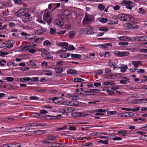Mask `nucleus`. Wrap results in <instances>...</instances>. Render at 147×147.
<instances>
[{
    "instance_id": "72a5a7b5",
    "label": "nucleus",
    "mask_w": 147,
    "mask_h": 147,
    "mask_svg": "<svg viewBox=\"0 0 147 147\" xmlns=\"http://www.w3.org/2000/svg\"><path fill=\"white\" fill-rule=\"evenodd\" d=\"M108 142L109 141L108 140L103 141L102 140H100L99 141H98V142L102 143L105 144H108Z\"/></svg>"
},
{
    "instance_id": "412c9836",
    "label": "nucleus",
    "mask_w": 147,
    "mask_h": 147,
    "mask_svg": "<svg viewBox=\"0 0 147 147\" xmlns=\"http://www.w3.org/2000/svg\"><path fill=\"white\" fill-rule=\"evenodd\" d=\"M60 98H57L56 97H53L52 99V100L55 103H59V102L58 99H60ZM59 104V103H58Z\"/></svg>"
},
{
    "instance_id": "8fccbe9b",
    "label": "nucleus",
    "mask_w": 147,
    "mask_h": 147,
    "mask_svg": "<svg viewBox=\"0 0 147 147\" xmlns=\"http://www.w3.org/2000/svg\"><path fill=\"white\" fill-rule=\"evenodd\" d=\"M36 91L38 92H39L40 93H45L46 92L47 90L45 89H39L36 90Z\"/></svg>"
},
{
    "instance_id": "13d9d810",
    "label": "nucleus",
    "mask_w": 147,
    "mask_h": 147,
    "mask_svg": "<svg viewBox=\"0 0 147 147\" xmlns=\"http://www.w3.org/2000/svg\"><path fill=\"white\" fill-rule=\"evenodd\" d=\"M36 51V50L35 49H30L28 51L29 53H32L33 54Z\"/></svg>"
},
{
    "instance_id": "774afa93",
    "label": "nucleus",
    "mask_w": 147,
    "mask_h": 147,
    "mask_svg": "<svg viewBox=\"0 0 147 147\" xmlns=\"http://www.w3.org/2000/svg\"><path fill=\"white\" fill-rule=\"evenodd\" d=\"M102 71L101 70H98L96 71V74H98V75H100L102 73Z\"/></svg>"
},
{
    "instance_id": "09e8293b",
    "label": "nucleus",
    "mask_w": 147,
    "mask_h": 147,
    "mask_svg": "<svg viewBox=\"0 0 147 147\" xmlns=\"http://www.w3.org/2000/svg\"><path fill=\"white\" fill-rule=\"evenodd\" d=\"M63 61L61 60L58 61L57 62L56 65L57 66L62 65Z\"/></svg>"
},
{
    "instance_id": "338daca9",
    "label": "nucleus",
    "mask_w": 147,
    "mask_h": 147,
    "mask_svg": "<svg viewBox=\"0 0 147 147\" xmlns=\"http://www.w3.org/2000/svg\"><path fill=\"white\" fill-rule=\"evenodd\" d=\"M114 140H121V138L119 137H115L113 138Z\"/></svg>"
},
{
    "instance_id": "f3484780",
    "label": "nucleus",
    "mask_w": 147,
    "mask_h": 147,
    "mask_svg": "<svg viewBox=\"0 0 147 147\" xmlns=\"http://www.w3.org/2000/svg\"><path fill=\"white\" fill-rule=\"evenodd\" d=\"M75 31H72L70 32L69 33V37L71 38H73L74 37V35L75 34Z\"/></svg>"
},
{
    "instance_id": "c85d7f7f",
    "label": "nucleus",
    "mask_w": 147,
    "mask_h": 147,
    "mask_svg": "<svg viewBox=\"0 0 147 147\" xmlns=\"http://www.w3.org/2000/svg\"><path fill=\"white\" fill-rule=\"evenodd\" d=\"M11 147H20V144L19 143L10 144Z\"/></svg>"
},
{
    "instance_id": "680f3d73",
    "label": "nucleus",
    "mask_w": 147,
    "mask_h": 147,
    "mask_svg": "<svg viewBox=\"0 0 147 147\" xmlns=\"http://www.w3.org/2000/svg\"><path fill=\"white\" fill-rule=\"evenodd\" d=\"M38 77H34L31 79V80L33 81H37L38 80Z\"/></svg>"
},
{
    "instance_id": "f257e3e1",
    "label": "nucleus",
    "mask_w": 147,
    "mask_h": 147,
    "mask_svg": "<svg viewBox=\"0 0 147 147\" xmlns=\"http://www.w3.org/2000/svg\"><path fill=\"white\" fill-rule=\"evenodd\" d=\"M43 18L45 21L48 23L52 21L51 13L50 12L45 13L43 15Z\"/></svg>"
},
{
    "instance_id": "2eb2a0df",
    "label": "nucleus",
    "mask_w": 147,
    "mask_h": 147,
    "mask_svg": "<svg viewBox=\"0 0 147 147\" xmlns=\"http://www.w3.org/2000/svg\"><path fill=\"white\" fill-rule=\"evenodd\" d=\"M71 12L70 11L66 10L63 11V13L66 16H68L71 14Z\"/></svg>"
},
{
    "instance_id": "bf43d9fd",
    "label": "nucleus",
    "mask_w": 147,
    "mask_h": 147,
    "mask_svg": "<svg viewBox=\"0 0 147 147\" xmlns=\"http://www.w3.org/2000/svg\"><path fill=\"white\" fill-rule=\"evenodd\" d=\"M8 53L6 52H0V56H3L5 55H7Z\"/></svg>"
},
{
    "instance_id": "c756f323",
    "label": "nucleus",
    "mask_w": 147,
    "mask_h": 147,
    "mask_svg": "<svg viewBox=\"0 0 147 147\" xmlns=\"http://www.w3.org/2000/svg\"><path fill=\"white\" fill-rule=\"evenodd\" d=\"M98 8L101 10H103L105 8V6L102 4H99L98 5Z\"/></svg>"
},
{
    "instance_id": "4be33fe9",
    "label": "nucleus",
    "mask_w": 147,
    "mask_h": 147,
    "mask_svg": "<svg viewBox=\"0 0 147 147\" xmlns=\"http://www.w3.org/2000/svg\"><path fill=\"white\" fill-rule=\"evenodd\" d=\"M109 29L106 27H100L99 28V30L100 31H105L107 32L108 30Z\"/></svg>"
},
{
    "instance_id": "37998d69",
    "label": "nucleus",
    "mask_w": 147,
    "mask_h": 147,
    "mask_svg": "<svg viewBox=\"0 0 147 147\" xmlns=\"http://www.w3.org/2000/svg\"><path fill=\"white\" fill-rule=\"evenodd\" d=\"M47 117H50L51 118H49V119H57V116H50L49 115L48 116H47Z\"/></svg>"
},
{
    "instance_id": "aec40b11",
    "label": "nucleus",
    "mask_w": 147,
    "mask_h": 147,
    "mask_svg": "<svg viewBox=\"0 0 147 147\" xmlns=\"http://www.w3.org/2000/svg\"><path fill=\"white\" fill-rule=\"evenodd\" d=\"M65 49L67 50H73L75 49V48L72 45H70L68 47L65 48Z\"/></svg>"
},
{
    "instance_id": "39448f33",
    "label": "nucleus",
    "mask_w": 147,
    "mask_h": 147,
    "mask_svg": "<svg viewBox=\"0 0 147 147\" xmlns=\"http://www.w3.org/2000/svg\"><path fill=\"white\" fill-rule=\"evenodd\" d=\"M91 20L90 16L88 15H86L83 21V23L87 24L88 22Z\"/></svg>"
},
{
    "instance_id": "ea45409f",
    "label": "nucleus",
    "mask_w": 147,
    "mask_h": 147,
    "mask_svg": "<svg viewBox=\"0 0 147 147\" xmlns=\"http://www.w3.org/2000/svg\"><path fill=\"white\" fill-rule=\"evenodd\" d=\"M59 111L60 113H68V112L67 111L66 109H59Z\"/></svg>"
},
{
    "instance_id": "a211bd4d",
    "label": "nucleus",
    "mask_w": 147,
    "mask_h": 147,
    "mask_svg": "<svg viewBox=\"0 0 147 147\" xmlns=\"http://www.w3.org/2000/svg\"><path fill=\"white\" fill-rule=\"evenodd\" d=\"M67 111H68V112H71L74 111L75 110V109L74 107H69L66 108Z\"/></svg>"
},
{
    "instance_id": "f8f14e48",
    "label": "nucleus",
    "mask_w": 147,
    "mask_h": 147,
    "mask_svg": "<svg viewBox=\"0 0 147 147\" xmlns=\"http://www.w3.org/2000/svg\"><path fill=\"white\" fill-rule=\"evenodd\" d=\"M67 73L69 74H75L77 73V71L75 69H69L67 71Z\"/></svg>"
},
{
    "instance_id": "e2e57ef3",
    "label": "nucleus",
    "mask_w": 147,
    "mask_h": 147,
    "mask_svg": "<svg viewBox=\"0 0 147 147\" xmlns=\"http://www.w3.org/2000/svg\"><path fill=\"white\" fill-rule=\"evenodd\" d=\"M7 25L6 24L4 25L3 26L0 27V30H1L6 29Z\"/></svg>"
},
{
    "instance_id": "de8ad7c7",
    "label": "nucleus",
    "mask_w": 147,
    "mask_h": 147,
    "mask_svg": "<svg viewBox=\"0 0 147 147\" xmlns=\"http://www.w3.org/2000/svg\"><path fill=\"white\" fill-rule=\"evenodd\" d=\"M16 4H21L22 1L20 0H13Z\"/></svg>"
},
{
    "instance_id": "4c0bfd02",
    "label": "nucleus",
    "mask_w": 147,
    "mask_h": 147,
    "mask_svg": "<svg viewBox=\"0 0 147 147\" xmlns=\"http://www.w3.org/2000/svg\"><path fill=\"white\" fill-rule=\"evenodd\" d=\"M71 102H67L66 103H65V102H63L62 104L64 105H67V106L72 105L74 104V103H73L72 105V104L71 105Z\"/></svg>"
},
{
    "instance_id": "0eeeda50",
    "label": "nucleus",
    "mask_w": 147,
    "mask_h": 147,
    "mask_svg": "<svg viewBox=\"0 0 147 147\" xmlns=\"http://www.w3.org/2000/svg\"><path fill=\"white\" fill-rule=\"evenodd\" d=\"M129 54V53L128 52H118L117 54L119 57H121L122 56H127Z\"/></svg>"
},
{
    "instance_id": "c03bdc74",
    "label": "nucleus",
    "mask_w": 147,
    "mask_h": 147,
    "mask_svg": "<svg viewBox=\"0 0 147 147\" xmlns=\"http://www.w3.org/2000/svg\"><path fill=\"white\" fill-rule=\"evenodd\" d=\"M125 14V18H124V19H123V20H124L125 21H129V20H127L128 19H129V17L127 16V15H129V14Z\"/></svg>"
},
{
    "instance_id": "2f4dec72",
    "label": "nucleus",
    "mask_w": 147,
    "mask_h": 147,
    "mask_svg": "<svg viewBox=\"0 0 147 147\" xmlns=\"http://www.w3.org/2000/svg\"><path fill=\"white\" fill-rule=\"evenodd\" d=\"M61 22V20L57 19L55 20L54 21V23L56 24L57 25H59Z\"/></svg>"
},
{
    "instance_id": "79ce46f5",
    "label": "nucleus",
    "mask_w": 147,
    "mask_h": 147,
    "mask_svg": "<svg viewBox=\"0 0 147 147\" xmlns=\"http://www.w3.org/2000/svg\"><path fill=\"white\" fill-rule=\"evenodd\" d=\"M36 132V131L35 132ZM36 133L38 135H41L45 133V132L42 130L38 131L36 132Z\"/></svg>"
},
{
    "instance_id": "6e6d98bb",
    "label": "nucleus",
    "mask_w": 147,
    "mask_h": 147,
    "mask_svg": "<svg viewBox=\"0 0 147 147\" xmlns=\"http://www.w3.org/2000/svg\"><path fill=\"white\" fill-rule=\"evenodd\" d=\"M100 46L101 47H102V48H103L105 49L107 48V47L106 46L105 44H104L103 45H98L96 46Z\"/></svg>"
},
{
    "instance_id": "cd10ccee",
    "label": "nucleus",
    "mask_w": 147,
    "mask_h": 147,
    "mask_svg": "<svg viewBox=\"0 0 147 147\" xmlns=\"http://www.w3.org/2000/svg\"><path fill=\"white\" fill-rule=\"evenodd\" d=\"M125 14H119L118 16V18L120 20H123V19H124V18H125Z\"/></svg>"
},
{
    "instance_id": "f03ea898",
    "label": "nucleus",
    "mask_w": 147,
    "mask_h": 147,
    "mask_svg": "<svg viewBox=\"0 0 147 147\" xmlns=\"http://www.w3.org/2000/svg\"><path fill=\"white\" fill-rule=\"evenodd\" d=\"M122 3L127 6L126 7L128 9H131L133 7V2L130 1L124 0L122 1Z\"/></svg>"
},
{
    "instance_id": "7c9ffc66",
    "label": "nucleus",
    "mask_w": 147,
    "mask_h": 147,
    "mask_svg": "<svg viewBox=\"0 0 147 147\" xmlns=\"http://www.w3.org/2000/svg\"><path fill=\"white\" fill-rule=\"evenodd\" d=\"M125 25H126V27L127 28H133V25L130 23H127Z\"/></svg>"
},
{
    "instance_id": "5701e85b",
    "label": "nucleus",
    "mask_w": 147,
    "mask_h": 147,
    "mask_svg": "<svg viewBox=\"0 0 147 147\" xmlns=\"http://www.w3.org/2000/svg\"><path fill=\"white\" fill-rule=\"evenodd\" d=\"M84 81L83 79L79 78H75L74 79V81L75 82H82Z\"/></svg>"
},
{
    "instance_id": "e433bc0d",
    "label": "nucleus",
    "mask_w": 147,
    "mask_h": 147,
    "mask_svg": "<svg viewBox=\"0 0 147 147\" xmlns=\"http://www.w3.org/2000/svg\"><path fill=\"white\" fill-rule=\"evenodd\" d=\"M67 128V127L66 126H63L62 127H59L57 129V131H60V130H63L64 129H66Z\"/></svg>"
},
{
    "instance_id": "4468645a",
    "label": "nucleus",
    "mask_w": 147,
    "mask_h": 147,
    "mask_svg": "<svg viewBox=\"0 0 147 147\" xmlns=\"http://www.w3.org/2000/svg\"><path fill=\"white\" fill-rule=\"evenodd\" d=\"M71 55L73 59H80L81 57V55L77 54H71Z\"/></svg>"
},
{
    "instance_id": "473e14b6",
    "label": "nucleus",
    "mask_w": 147,
    "mask_h": 147,
    "mask_svg": "<svg viewBox=\"0 0 147 147\" xmlns=\"http://www.w3.org/2000/svg\"><path fill=\"white\" fill-rule=\"evenodd\" d=\"M56 33V31L55 29L51 28L50 29V33L51 34H55Z\"/></svg>"
},
{
    "instance_id": "052dcab7",
    "label": "nucleus",
    "mask_w": 147,
    "mask_h": 147,
    "mask_svg": "<svg viewBox=\"0 0 147 147\" xmlns=\"http://www.w3.org/2000/svg\"><path fill=\"white\" fill-rule=\"evenodd\" d=\"M8 45H8V43L7 42V43H5V42L3 43V44H1L0 45L1 47H6V46Z\"/></svg>"
},
{
    "instance_id": "9d476101",
    "label": "nucleus",
    "mask_w": 147,
    "mask_h": 147,
    "mask_svg": "<svg viewBox=\"0 0 147 147\" xmlns=\"http://www.w3.org/2000/svg\"><path fill=\"white\" fill-rule=\"evenodd\" d=\"M87 115H89V114L85 113L82 112H78L77 113V117H85Z\"/></svg>"
},
{
    "instance_id": "49530a36",
    "label": "nucleus",
    "mask_w": 147,
    "mask_h": 147,
    "mask_svg": "<svg viewBox=\"0 0 147 147\" xmlns=\"http://www.w3.org/2000/svg\"><path fill=\"white\" fill-rule=\"evenodd\" d=\"M31 100H38L39 99L38 97L36 96H30L29 98Z\"/></svg>"
},
{
    "instance_id": "423d86ee",
    "label": "nucleus",
    "mask_w": 147,
    "mask_h": 147,
    "mask_svg": "<svg viewBox=\"0 0 147 147\" xmlns=\"http://www.w3.org/2000/svg\"><path fill=\"white\" fill-rule=\"evenodd\" d=\"M132 64L137 68L139 65H142V63L140 61H132Z\"/></svg>"
},
{
    "instance_id": "393cba45",
    "label": "nucleus",
    "mask_w": 147,
    "mask_h": 147,
    "mask_svg": "<svg viewBox=\"0 0 147 147\" xmlns=\"http://www.w3.org/2000/svg\"><path fill=\"white\" fill-rule=\"evenodd\" d=\"M118 133L119 134H122V136H125V134H127V132L125 130H123V131H118Z\"/></svg>"
},
{
    "instance_id": "f704fd0d",
    "label": "nucleus",
    "mask_w": 147,
    "mask_h": 147,
    "mask_svg": "<svg viewBox=\"0 0 147 147\" xmlns=\"http://www.w3.org/2000/svg\"><path fill=\"white\" fill-rule=\"evenodd\" d=\"M128 43L127 42H120L119 43V45L121 46H127L128 45Z\"/></svg>"
},
{
    "instance_id": "a19ab883",
    "label": "nucleus",
    "mask_w": 147,
    "mask_h": 147,
    "mask_svg": "<svg viewBox=\"0 0 147 147\" xmlns=\"http://www.w3.org/2000/svg\"><path fill=\"white\" fill-rule=\"evenodd\" d=\"M105 112V109H96L94 110V112Z\"/></svg>"
},
{
    "instance_id": "5fc2aeb1",
    "label": "nucleus",
    "mask_w": 147,
    "mask_h": 147,
    "mask_svg": "<svg viewBox=\"0 0 147 147\" xmlns=\"http://www.w3.org/2000/svg\"><path fill=\"white\" fill-rule=\"evenodd\" d=\"M84 92L83 93V96H87L89 95V91H84Z\"/></svg>"
},
{
    "instance_id": "20e7f679",
    "label": "nucleus",
    "mask_w": 147,
    "mask_h": 147,
    "mask_svg": "<svg viewBox=\"0 0 147 147\" xmlns=\"http://www.w3.org/2000/svg\"><path fill=\"white\" fill-rule=\"evenodd\" d=\"M134 113L132 112H127L119 114L120 117H131L133 116Z\"/></svg>"
},
{
    "instance_id": "a878e982",
    "label": "nucleus",
    "mask_w": 147,
    "mask_h": 147,
    "mask_svg": "<svg viewBox=\"0 0 147 147\" xmlns=\"http://www.w3.org/2000/svg\"><path fill=\"white\" fill-rule=\"evenodd\" d=\"M43 45H44L49 46L51 45V43L49 40H47L44 42Z\"/></svg>"
},
{
    "instance_id": "bb28decb",
    "label": "nucleus",
    "mask_w": 147,
    "mask_h": 147,
    "mask_svg": "<svg viewBox=\"0 0 147 147\" xmlns=\"http://www.w3.org/2000/svg\"><path fill=\"white\" fill-rule=\"evenodd\" d=\"M138 12L141 14H143L146 13V11L143 8H140L139 9Z\"/></svg>"
},
{
    "instance_id": "864d4df0",
    "label": "nucleus",
    "mask_w": 147,
    "mask_h": 147,
    "mask_svg": "<svg viewBox=\"0 0 147 147\" xmlns=\"http://www.w3.org/2000/svg\"><path fill=\"white\" fill-rule=\"evenodd\" d=\"M46 58L48 59H51L53 58V56L52 55H50L49 53L47 52V57Z\"/></svg>"
},
{
    "instance_id": "69168bd1",
    "label": "nucleus",
    "mask_w": 147,
    "mask_h": 147,
    "mask_svg": "<svg viewBox=\"0 0 147 147\" xmlns=\"http://www.w3.org/2000/svg\"><path fill=\"white\" fill-rule=\"evenodd\" d=\"M28 126H37V123H30L28 124Z\"/></svg>"
},
{
    "instance_id": "603ef678",
    "label": "nucleus",
    "mask_w": 147,
    "mask_h": 147,
    "mask_svg": "<svg viewBox=\"0 0 147 147\" xmlns=\"http://www.w3.org/2000/svg\"><path fill=\"white\" fill-rule=\"evenodd\" d=\"M120 68L126 70L128 68V67L127 65H121V67H119Z\"/></svg>"
},
{
    "instance_id": "7ed1b4c3",
    "label": "nucleus",
    "mask_w": 147,
    "mask_h": 147,
    "mask_svg": "<svg viewBox=\"0 0 147 147\" xmlns=\"http://www.w3.org/2000/svg\"><path fill=\"white\" fill-rule=\"evenodd\" d=\"M24 15H25V12H24V9H20L14 13V15L18 17L22 16Z\"/></svg>"
},
{
    "instance_id": "b1692460",
    "label": "nucleus",
    "mask_w": 147,
    "mask_h": 147,
    "mask_svg": "<svg viewBox=\"0 0 147 147\" xmlns=\"http://www.w3.org/2000/svg\"><path fill=\"white\" fill-rule=\"evenodd\" d=\"M41 115L39 113H32V116L35 117H40Z\"/></svg>"
},
{
    "instance_id": "a18cd8bd",
    "label": "nucleus",
    "mask_w": 147,
    "mask_h": 147,
    "mask_svg": "<svg viewBox=\"0 0 147 147\" xmlns=\"http://www.w3.org/2000/svg\"><path fill=\"white\" fill-rule=\"evenodd\" d=\"M6 80L9 82H12L14 80V78L12 77H7Z\"/></svg>"
},
{
    "instance_id": "4d7b16f0",
    "label": "nucleus",
    "mask_w": 147,
    "mask_h": 147,
    "mask_svg": "<svg viewBox=\"0 0 147 147\" xmlns=\"http://www.w3.org/2000/svg\"><path fill=\"white\" fill-rule=\"evenodd\" d=\"M140 37H134V39L136 41H140Z\"/></svg>"
},
{
    "instance_id": "6e6552de",
    "label": "nucleus",
    "mask_w": 147,
    "mask_h": 147,
    "mask_svg": "<svg viewBox=\"0 0 147 147\" xmlns=\"http://www.w3.org/2000/svg\"><path fill=\"white\" fill-rule=\"evenodd\" d=\"M55 70L56 73H61L63 72V68L61 67H59L55 68Z\"/></svg>"
},
{
    "instance_id": "0e129e2a",
    "label": "nucleus",
    "mask_w": 147,
    "mask_h": 147,
    "mask_svg": "<svg viewBox=\"0 0 147 147\" xmlns=\"http://www.w3.org/2000/svg\"><path fill=\"white\" fill-rule=\"evenodd\" d=\"M122 80H121L120 81V83L121 84H127V82H126L124 79H122Z\"/></svg>"
},
{
    "instance_id": "6ab92c4d",
    "label": "nucleus",
    "mask_w": 147,
    "mask_h": 147,
    "mask_svg": "<svg viewBox=\"0 0 147 147\" xmlns=\"http://www.w3.org/2000/svg\"><path fill=\"white\" fill-rule=\"evenodd\" d=\"M19 130H20L19 127H15L9 129V131L10 132H16L18 131Z\"/></svg>"
},
{
    "instance_id": "9b49d317",
    "label": "nucleus",
    "mask_w": 147,
    "mask_h": 147,
    "mask_svg": "<svg viewBox=\"0 0 147 147\" xmlns=\"http://www.w3.org/2000/svg\"><path fill=\"white\" fill-rule=\"evenodd\" d=\"M59 45L61 46V47L63 49L65 48V47H63L65 46V47H67L68 45V44L67 42H61L60 43Z\"/></svg>"
},
{
    "instance_id": "dca6fc26",
    "label": "nucleus",
    "mask_w": 147,
    "mask_h": 147,
    "mask_svg": "<svg viewBox=\"0 0 147 147\" xmlns=\"http://www.w3.org/2000/svg\"><path fill=\"white\" fill-rule=\"evenodd\" d=\"M20 80L21 82H25V81H28L31 80V78L29 77L25 78H21L20 79Z\"/></svg>"
},
{
    "instance_id": "1a4fd4ad",
    "label": "nucleus",
    "mask_w": 147,
    "mask_h": 147,
    "mask_svg": "<svg viewBox=\"0 0 147 147\" xmlns=\"http://www.w3.org/2000/svg\"><path fill=\"white\" fill-rule=\"evenodd\" d=\"M83 33L84 34H92L94 32L88 28H86L83 30Z\"/></svg>"
},
{
    "instance_id": "3c124183",
    "label": "nucleus",
    "mask_w": 147,
    "mask_h": 147,
    "mask_svg": "<svg viewBox=\"0 0 147 147\" xmlns=\"http://www.w3.org/2000/svg\"><path fill=\"white\" fill-rule=\"evenodd\" d=\"M19 129L20 130H19V131H20L21 132L26 131V129H25L24 127H19Z\"/></svg>"
},
{
    "instance_id": "58836bf2",
    "label": "nucleus",
    "mask_w": 147,
    "mask_h": 147,
    "mask_svg": "<svg viewBox=\"0 0 147 147\" xmlns=\"http://www.w3.org/2000/svg\"><path fill=\"white\" fill-rule=\"evenodd\" d=\"M108 65L111 67L113 65V67H115V63L114 62H111L110 61L108 63Z\"/></svg>"
},
{
    "instance_id": "ddd939ff",
    "label": "nucleus",
    "mask_w": 147,
    "mask_h": 147,
    "mask_svg": "<svg viewBox=\"0 0 147 147\" xmlns=\"http://www.w3.org/2000/svg\"><path fill=\"white\" fill-rule=\"evenodd\" d=\"M55 140L54 139H49L45 140H42V143L44 144H49L52 143Z\"/></svg>"
},
{
    "instance_id": "c9c22d12",
    "label": "nucleus",
    "mask_w": 147,
    "mask_h": 147,
    "mask_svg": "<svg viewBox=\"0 0 147 147\" xmlns=\"http://www.w3.org/2000/svg\"><path fill=\"white\" fill-rule=\"evenodd\" d=\"M108 20V19L107 18H103L100 19L99 20L101 22L104 23L107 22Z\"/></svg>"
}]
</instances>
